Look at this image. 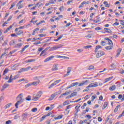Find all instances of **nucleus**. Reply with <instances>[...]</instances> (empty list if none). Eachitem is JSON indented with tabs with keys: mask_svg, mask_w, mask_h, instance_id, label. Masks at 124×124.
<instances>
[{
	"mask_svg": "<svg viewBox=\"0 0 124 124\" xmlns=\"http://www.w3.org/2000/svg\"><path fill=\"white\" fill-rule=\"evenodd\" d=\"M100 48H102L101 46L98 45L96 46L95 49V53L96 54V57L97 58V59H99V58H100V57H102V56H104L105 55V53L104 51L101 50L98 51V49H100Z\"/></svg>",
	"mask_w": 124,
	"mask_h": 124,
	"instance_id": "nucleus-1",
	"label": "nucleus"
},
{
	"mask_svg": "<svg viewBox=\"0 0 124 124\" xmlns=\"http://www.w3.org/2000/svg\"><path fill=\"white\" fill-rule=\"evenodd\" d=\"M31 68V66H28L26 68H22L18 71V73H21V72H25L26 71H29Z\"/></svg>",
	"mask_w": 124,
	"mask_h": 124,
	"instance_id": "nucleus-2",
	"label": "nucleus"
},
{
	"mask_svg": "<svg viewBox=\"0 0 124 124\" xmlns=\"http://www.w3.org/2000/svg\"><path fill=\"white\" fill-rule=\"evenodd\" d=\"M63 46L62 45L60 44L59 45L55 46H52L50 48L49 50L50 51H55V50H57V49H59V48H62Z\"/></svg>",
	"mask_w": 124,
	"mask_h": 124,
	"instance_id": "nucleus-3",
	"label": "nucleus"
},
{
	"mask_svg": "<svg viewBox=\"0 0 124 124\" xmlns=\"http://www.w3.org/2000/svg\"><path fill=\"white\" fill-rule=\"evenodd\" d=\"M58 94H60V93L56 92L52 94L51 95L50 97L49 98L48 100L51 101L53 100L54 98H55V96H57Z\"/></svg>",
	"mask_w": 124,
	"mask_h": 124,
	"instance_id": "nucleus-4",
	"label": "nucleus"
},
{
	"mask_svg": "<svg viewBox=\"0 0 124 124\" xmlns=\"http://www.w3.org/2000/svg\"><path fill=\"white\" fill-rule=\"evenodd\" d=\"M41 97V94H37V95L35 96H34L32 98V100L33 101H37L39 98Z\"/></svg>",
	"mask_w": 124,
	"mask_h": 124,
	"instance_id": "nucleus-5",
	"label": "nucleus"
},
{
	"mask_svg": "<svg viewBox=\"0 0 124 124\" xmlns=\"http://www.w3.org/2000/svg\"><path fill=\"white\" fill-rule=\"evenodd\" d=\"M97 86H98V84H97V82H95L90 84L88 86L86 87V88L88 89V88H93L97 87Z\"/></svg>",
	"mask_w": 124,
	"mask_h": 124,
	"instance_id": "nucleus-6",
	"label": "nucleus"
},
{
	"mask_svg": "<svg viewBox=\"0 0 124 124\" xmlns=\"http://www.w3.org/2000/svg\"><path fill=\"white\" fill-rule=\"evenodd\" d=\"M23 2V0H20L18 3L16 4V6L18 7V9H21V8H22L23 7V5L22 3Z\"/></svg>",
	"mask_w": 124,
	"mask_h": 124,
	"instance_id": "nucleus-7",
	"label": "nucleus"
},
{
	"mask_svg": "<svg viewBox=\"0 0 124 124\" xmlns=\"http://www.w3.org/2000/svg\"><path fill=\"white\" fill-rule=\"evenodd\" d=\"M59 68H58V64H54L52 66V68L51 69L52 71H57Z\"/></svg>",
	"mask_w": 124,
	"mask_h": 124,
	"instance_id": "nucleus-8",
	"label": "nucleus"
},
{
	"mask_svg": "<svg viewBox=\"0 0 124 124\" xmlns=\"http://www.w3.org/2000/svg\"><path fill=\"white\" fill-rule=\"evenodd\" d=\"M22 98H23V93H20L16 97V100L22 101V100H23Z\"/></svg>",
	"mask_w": 124,
	"mask_h": 124,
	"instance_id": "nucleus-9",
	"label": "nucleus"
},
{
	"mask_svg": "<svg viewBox=\"0 0 124 124\" xmlns=\"http://www.w3.org/2000/svg\"><path fill=\"white\" fill-rule=\"evenodd\" d=\"M54 58H55V56H51L50 57H49L48 58H47L45 60L44 62H49V61L53 60Z\"/></svg>",
	"mask_w": 124,
	"mask_h": 124,
	"instance_id": "nucleus-10",
	"label": "nucleus"
},
{
	"mask_svg": "<svg viewBox=\"0 0 124 124\" xmlns=\"http://www.w3.org/2000/svg\"><path fill=\"white\" fill-rule=\"evenodd\" d=\"M78 82H75L73 83H72L70 85L68 86L66 89L67 90H68V89H70V88H72V87H74L75 86H76V85H78Z\"/></svg>",
	"mask_w": 124,
	"mask_h": 124,
	"instance_id": "nucleus-11",
	"label": "nucleus"
},
{
	"mask_svg": "<svg viewBox=\"0 0 124 124\" xmlns=\"http://www.w3.org/2000/svg\"><path fill=\"white\" fill-rule=\"evenodd\" d=\"M72 69V68L69 67L67 68V74H66L65 75V76H68V75H69V73H70V72H71V70Z\"/></svg>",
	"mask_w": 124,
	"mask_h": 124,
	"instance_id": "nucleus-12",
	"label": "nucleus"
},
{
	"mask_svg": "<svg viewBox=\"0 0 124 124\" xmlns=\"http://www.w3.org/2000/svg\"><path fill=\"white\" fill-rule=\"evenodd\" d=\"M9 86V84L7 83H5L2 86V89L1 90V92H2V91H4V89H6V88H8Z\"/></svg>",
	"mask_w": 124,
	"mask_h": 124,
	"instance_id": "nucleus-13",
	"label": "nucleus"
},
{
	"mask_svg": "<svg viewBox=\"0 0 124 124\" xmlns=\"http://www.w3.org/2000/svg\"><path fill=\"white\" fill-rule=\"evenodd\" d=\"M28 116H29L28 113L25 112L22 114V117L23 118V120H26V119L28 118Z\"/></svg>",
	"mask_w": 124,
	"mask_h": 124,
	"instance_id": "nucleus-14",
	"label": "nucleus"
},
{
	"mask_svg": "<svg viewBox=\"0 0 124 124\" xmlns=\"http://www.w3.org/2000/svg\"><path fill=\"white\" fill-rule=\"evenodd\" d=\"M9 55L7 54V52L6 51H5L0 56V58L1 59L2 57H6V58H7L8 57Z\"/></svg>",
	"mask_w": 124,
	"mask_h": 124,
	"instance_id": "nucleus-15",
	"label": "nucleus"
},
{
	"mask_svg": "<svg viewBox=\"0 0 124 124\" xmlns=\"http://www.w3.org/2000/svg\"><path fill=\"white\" fill-rule=\"evenodd\" d=\"M11 105H12V103H8L4 107V109H7V108H9V107H10Z\"/></svg>",
	"mask_w": 124,
	"mask_h": 124,
	"instance_id": "nucleus-16",
	"label": "nucleus"
},
{
	"mask_svg": "<svg viewBox=\"0 0 124 124\" xmlns=\"http://www.w3.org/2000/svg\"><path fill=\"white\" fill-rule=\"evenodd\" d=\"M39 83H40V80H38L37 81H34L33 82H31L33 86H37V84H39Z\"/></svg>",
	"mask_w": 124,
	"mask_h": 124,
	"instance_id": "nucleus-17",
	"label": "nucleus"
},
{
	"mask_svg": "<svg viewBox=\"0 0 124 124\" xmlns=\"http://www.w3.org/2000/svg\"><path fill=\"white\" fill-rule=\"evenodd\" d=\"M114 90H116V85H113L109 87V91H114Z\"/></svg>",
	"mask_w": 124,
	"mask_h": 124,
	"instance_id": "nucleus-18",
	"label": "nucleus"
},
{
	"mask_svg": "<svg viewBox=\"0 0 124 124\" xmlns=\"http://www.w3.org/2000/svg\"><path fill=\"white\" fill-rule=\"evenodd\" d=\"M85 83H88V80H85L82 81L81 83H80L78 85V87H81V86H84Z\"/></svg>",
	"mask_w": 124,
	"mask_h": 124,
	"instance_id": "nucleus-19",
	"label": "nucleus"
},
{
	"mask_svg": "<svg viewBox=\"0 0 124 124\" xmlns=\"http://www.w3.org/2000/svg\"><path fill=\"white\" fill-rule=\"evenodd\" d=\"M105 49L106 50H112V49H113V46H106L105 47Z\"/></svg>",
	"mask_w": 124,
	"mask_h": 124,
	"instance_id": "nucleus-20",
	"label": "nucleus"
},
{
	"mask_svg": "<svg viewBox=\"0 0 124 124\" xmlns=\"http://www.w3.org/2000/svg\"><path fill=\"white\" fill-rule=\"evenodd\" d=\"M21 104V101L18 100V101L16 103L15 106L16 108H18V105H20Z\"/></svg>",
	"mask_w": 124,
	"mask_h": 124,
	"instance_id": "nucleus-21",
	"label": "nucleus"
},
{
	"mask_svg": "<svg viewBox=\"0 0 124 124\" xmlns=\"http://www.w3.org/2000/svg\"><path fill=\"white\" fill-rule=\"evenodd\" d=\"M63 117L62 115H60L58 117H55V120H60V119H62Z\"/></svg>",
	"mask_w": 124,
	"mask_h": 124,
	"instance_id": "nucleus-22",
	"label": "nucleus"
},
{
	"mask_svg": "<svg viewBox=\"0 0 124 124\" xmlns=\"http://www.w3.org/2000/svg\"><path fill=\"white\" fill-rule=\"evenodd\" d=\"M104 4H105L106 7H110V5L108 4V2H107V1H105L104 2Z\"/></svg>",
	"mask_w": 124,
	"mask_h": 124,
	"instance_id": "nucleus-23",
	"label": "nucleus"
},
{
	"mask_svg": "<svg viewBox=\"0 0 124 124\" xmlns=\"http://www.w3.org/2000/svg\"><path fill=\"white\" fill-rule=\"evenodd\" d=\"M22 45V43L17 44L15 46V48H20V47H21Z\"/></svg>",
	"mask_w": 124,
	"mask_h": 124,
	"instance_id": "nucleus-24",
	"label": "nucleus"
},
{
	"mask_svg": "<svg viewBox=\"0 0 124 124\" xmlns=\"http://www.w3.org/2000/svg\"><path fill=\"white\" fill-rule=\"evenodd\" d=\"M14 80V79H13V78H12V75H11L10 77V78L8 80V81H7L8 83H11V82H12V80Z\"/></svg>",
	"mask_w": 124,
	"mask_h": 124,
	"instance_id": "nucleus-25",
	"label": "nucleus"
},
{
	"mask_svg": "<svg viewBox=\"0 0 124 124\" xmlns=\"http://www.w3.org/2000/svg\"><path fill=\"white\" fill-rule=\"evenodd\" d=\"M15 43H16L15 41H14V40H13L11 41L9 44L11 46H12L13 45H15Z\"/></svg>",
	"mask_w": 124,
	"mask_h": 124,
	"instance_id": "nucleus-26",
	"label": "nucleus"
},
{
	"mask_svg": "<svg viewBox=\"0 0 124 124\" xmlns=\"http://www.w3.org/2000/svg\"><path fill=\"white\" fill-rule=\"evenodd\" d=\"M113 78H114V77H110L109 78H106V82H108V81L112 80Z\"/></svg>",
	"mask_w": 124,
	"mask_h": 124,
	"instance_id": "nucleus-27",
	"label": "nucleus"
},
{
	"mask_svg": "<svg viewBox=\"0 0 124 124\" xmlns=\"http://www.w3.org/2000/svg\"><path fill=\"white\" fill-rule=\"evenodd\" d=\"M104 30H105V31L108 32V33H110L112 32V31H111L110 29H108V28H105Z\"/></svg>",
	"mask_w": 124,
	"mask_h": 124,
	"instance_id": "nucleus-28",
	"label": "nucleus"
},
{
	"mask_svg": "<svg viewBox=\"0 0 124 124\" xmlns=\"http://www.w3.org/2000/svg\"><path fill=\"white\" fill-rule=\"evenodd\" d=\"M8 71H9V70L8 69V68H6L3 72V75H6V73L8 72Z\"/></svg>",
	"mask_w": 124,
	"mask_h": 124,
	"instance_id": "nucleus-29",
	"label": "nucleus"
},
{
	"mask_svg": "<svg viewBox=\"0 0 124 124\" xmlns=\"http://www.w3.org/2000/svg\"><path fill=\"white\" fill-rule=\"evenodd\" d=\"M108 105V103L105 102L104 103V105L103 106V109H105V108H106V107H107V106Z\"/></svg>",
	"mask_w": 124,
	"mask_h": 124,
	"instance_id": "nucleus-30",
	"label": "nucleus"
},
{
	"mask_svg": "<svg viewBox=\"0 0 124 124\" xmlns=\"http://www.w3.org/2000/svg\"><path fill=\"white\" fill-rule=\"evenodd\" d=\"M26 100H28V101H30V100H31V97L30 95H28L26 98Z\"/></svg>",
	"mask_w": 124,
	"mask_h": 124,
	"instance_id": "nucleus-31",
	"label": "nucleus"
},
{
	"mask_svg": "<svg viewBox=\"0 0 124 124\" xmlns=\"http://www.w3.org/2000/svg\"><path fill=\"white\" fill-rule=\"evenodd\" d=\"M71 97H73V96H75V95H77V92H74L72 93L71 94Z\"/></svg>",
	"mask_w": 124,
	"mask_h": 124,
	"instance_id": "nucleus-32",
	"label": "nucleus"
},
{
	"mask_svg": "<svg viewBox=\"0 0 124 124\" xmlns=\"http://www.w3.org/2000/svg\"><path fill=\"white\" fill-rule=\"evenodd\" d=\"M120 106V105H118V106H117L115 108V109H114V112H115V113L118 112V110H119V108Z\"/></svg>",
	"mask_w": 124,
	"mask_h": 124,
	"instance_id": "nucleus-33",
	"label": "nucleus"
},
{
	"mask_svg": "<svg viewBox=\"0 0 124 124\" xmlns=\"http://www.w3.org/2000/svg\"><path fill=\"white\" fill-rule=\"evenodd\" d=\"M108 44H109L110 46H113V43L112 42V40H111L110 39L108 40Z\"/></svg>",
	"mask_w": 124,
	"mask_h": 124,
	"instance_id": "nucleus-34",
	"label": "nucleus"
},
{
	"mask_svg": "<svg viewBox=\"0 0 124 124\" xmlns=\"http://www.w3.org/2000/svg\"><path fill=\"white\" fill-rule=\"evenodd\" d=\"M54 86H56L55 83L54 82L52 84H51L49 87L48 89H52V87H54Z\"/></svg>",
	"mask_w": 124,
	"mask_h": 124,
	"instance_id": "nucleus-35",
	"label": "nucleus"
},
{
	"mask_svg": "<svg viewBox=\"0 0 124 124\" xmlns=\"http://www.w3.org/2000/svg\"><path fill=\"white\" fill-rule=\"evenodd\" d=\"M15 5H16V2H13L12 5L11 7L10 8V9H12V8H13V7H14V6H15Z\"/></svg>",
	"mask_w": 124,
	"mask_h": 124,
	"instance_id": "nucleus-36",
	"label": "nucleus"
},
{
	"mask_svg": "<svg viewBox=\"0 0 124 124\" xmlns=\"http://www.w3.org/2000/svg\"><path fill=\"white\" fill-rule=\"evenodd\" d=\"M124 110L123 111L122 113L118 116V119H120V118H122V117H124Z\"/></svg>",
	"mask_w": 124,
	"mask_h": 124,
	"instance_id": "nucleus-37",
	"label": "nucleus"
},
{
	"mask_svg": "<svg viewBox=\"0 0 124 124\" xmlns=\"http://www.w3.org/2000/svg\"><path fill=\"white\" fill-rule=\"evenodd\" d=\"M97 97L96 96V95H94L92 96L91 101H93V100H94V99L96 98Z\"/></svg>",
	"mask_w": 124,
	"mask_h": 124,
	"instance_id": "nucleus-38",
	"label": "nucleus"
},
{
	"mask_svg": "<svg viewBox=\"0 0 124 124\" xmlns=\"http://www.w3.org/2000/svg\"><path fill=\"white\" fill-rule=\"evenodd\" d=\"M63 35H61L59 38H58V39H54V41H59V40H60V39H61Z\"/></svg>",
	"mask_w": 124,
	"mask_h": 124,
	"instance_id": "nucleus-39",
	"label": "nucleus"
},
{
	"mask_svg": "<svg viewBox=\"0 0 124 124\" xmlns=\"http://www.w3.org/2000/svg\"><path fill=\"white\" fill-rule=\"evenodd\" d=\"M94 68V66L93 65H90L89 66L88 69L89 70H92V69H93Z\"/></svg>",
	"mask_w": 124,
	"mask_h": 124,
	"instance_id": "nucleus-40",
	"label": "nucleus"
},
{
	"mask_svg": "<svg viewBox=\"0 0 124 124\" xmlns=\"http://www.w3.org/2000/svg\"><path fill=\"white\" fill-rule=\"evenodd\" d=\"M67 104H69V102L68 101H66L63 103V106H65V105H67Z\"/></svg>",
	"mask_w": 124,
	"mask_h": 124,
	"instance_id": "nucleus-41",
	"label": "nucleus"
},
{
	"mask_svg": "<svg viewBox=\"0 0 124 124\" xmlns=\"http://www.w3.org/2000/svg\"><path fill=\"white\" fill-rule=\"evenodd\" d=\"M58 58H61V59H69V58L65 56H59Z\"/></svg>",
	"mask_w": 124,
	"mask_h": 124,
	"instance_id": "nucleus-42",
	"label": "nucleus"
},
{
	"mask_svg": "<svg viewBox=\"0 0 124 124\" xmlns=\"http://www.w3.org/2000/svg\"><path fill=\"white\" fill-rule=\"evenodd\" d=\"M19 76L20 75L19 74L16 75L13 78L14 80H16L17 78H19Z\"/></svg>",
	"mask_w": 124,
	"mask_h": 124,
	"instance_id": "nucleus-43",
	"label": "nucleus"
},
{
	"mask_svg": "<svg viewBox=\"0 0 124 124\" xmlns=\"http://www.w3.org/2000/svg\"><path fill=\"white\" fill-rule=\"evenodd\" d=\"M23 31H22V30H20L19 31H18L17 33H16V34L18 35H21V34H22V33H23Z\"/></svg>",
	"mask_w": 124,
	"mask_h": 124,
	"instance_id": "nucleus-44",
	"label": "nucleus"
},
{
	"mask_svg": "<svg viewBox=\"0 0 124 124\" xmlns=\"http://www.w3.org/2000/svg\"><path fill=\"white\" fill-rule=\"evenodd\" d=\"M31 86H32V83H28L26 85V88H29V87H31Z\"/></svg>",
	"mask_w": 124,
	"mask_h": 124,
	"instance_id": "nucleus-45",
	"label": "nucleus"
},
{
	"mask_svg": "<svg viewBox=\"0 0 124 124\" xmlns=\"http://www.w3.org/2000/svg\"><path fill=\"white\" fill-rule=\"evenodd\" d=\"M35 62L34 59H30L27 61V62Z\"/></svg>",
	"mask_w": 124,
	"mask_h": 124,
	"instance_id": "nucleus-46",
	"label": "nucleus"
},
{
	"mask_svg": "<svg viewBox=\"0 0 124 124\" xmlns=\"http://www.w3.org/2000/svg\"><path fill=\"white\" fill-rule=\"evenodd\" d=\"M61 81H62V80L61 79L57 80L54 82V84H55V85H57V84H59V83H60Z\"/></svg>",
	"mask_w": 124,
	"mask_h": 124,
	"instance_id": "nucleus-47",
	"label": "nucleus"
},
{
	"mask_svg": "<svg viewBox=\"0 0 124 124\" xmlns=\"http://www.w3.org/2000/svg\"><path fill=\"white\" fill-rule=\"evenodd\" d=\"M45 13L46 12H42L40 14V15H41V16H43V17H44V16H45Z\"/></svg>",
	"mask_w": 124,
	"mask_h": 124,
	"instance_id": "nucleus-48",
	"label": "nucleus"
},
{
	"mask_svg": "<svg viewBox=\"0 0 124 124\" xmlns=\"http://www.w3.org/2000/svg\"><path fill=\"white\" fill-rule=\"evenodd\" d=\"M85 49H90V48H92V46H84Z\"/></svg>",
	"mask_w": 124,
	"mask_h": 124,
	"instance_id": "nucleus-49",
	"label": "nucleus"
},
{
	"mask_svg": "<svg viewBox=\"0 0 124 124\" xmlns=\"http://www.w3.org/2000/svg\"><path fill=\"white\" fill-rule=\"evenodd\" d=\"M101 45H102V46H105V45H106V43L104 41H102L101 42Z\"/></svg>",
	"mask_w": 124,
	"mask_h": 124,
	"instance_id": "nucleus-50",
	"label": "nucleus"
},
{
	"mask_svg": "<svg viewBox=\"0 0 124 124\" xmlns=\"http://www.w3.org/2000/svg\"><path fill=\"white\" fill-rule=\"evenodd\" d=\"M12 124V122L10 120H8L6 122V124Z\"/></svg>",
	"mask_w": 124,
	"mask_h": 124,
	"instance_id": "nucleus-51",
	"label": "nucleus"
},
{
	"mask_svg": "<svg viewBox=\"0 0 124 124\" xmlns=\"http://www.w3.org/2000/svg\"><path fill=\"white\" fill-rule=\"evenodd\" d=\"M32 112H36L37 111V108H33L31 109Z\"/></svg>",
	"mask_w": 124,
	"mask_h": 124,
	"instance_id": "nucleus-52",
	"label": "nucleus"
},
{
	"mask_svg": "<svg viewBox=\"0 0 124 124\" xmlns=\"http://www.w3.org/2000/svg\"><path fill=\"white\" fill-rule=\"evenodd\" d=\"M121 52H122V48H119L117 50V53L121 54Z\"/></svg>",
	"mask_w": 124,
	"mask_h": 124,
	"instance_id": "nucleus-53",
	"label": "nucleus"
},
{
	"mask_svg": "<svg viewBox=\"0 0 124 124\" xmlns=\"http://www.w3.org/2000/svg\"><path fill=\"white\" fill-rule=\"evenodd\" d=\"M69 93H70V92L63 93H62V94H63V95H68V94H69Z\"/></svg>",
	"mask_w": 124,
	"mask_h": 124,
	"instance_id": "nucleus-54",
	"label": "nucleus"
},
{
	"mask_svg": "<svg viewBox=\"0 0 124 124\" xmlns=\"http://www.w3.org/2000/svg\"><path fill=\"white\" fill-rule=\"evenodd\" d=\"M9 15V14L8 13H6V16H4V19L5 20L6 18L7 17V16Z\"/></svg>",
	"mask_w": 124,
	"mask_h": 124,
	"instance_id": "nucleus-55",
	"label": "nucleus"
},
{
	"mask_svg": "<svg viewBox=\"0 0 124 124\" xmlns=\"http://www.w3.org/2000/svg\"><path fill=\"white\" fill-rule=\"evenodd\" d=\"M11 19H12V16H10L7 19V22H9V21H10Z\"/></svg>",
	"mask_w": 124,
	"mask_h": 124,
	"instance_id": "nucleus-56",
	"label": "nucleus"
},
{
	"mask_svg": "<svg viewBox=\"0 0 124 124\" xmlns=\"http://www.w3.org/2000/svg\"><path fill=\"white\" fill-rule=\"evenodd\" d=\"M43 49H44V48L40 47V48H38V51H39V52H41V51H42V50H43Z\"/></svg>",
	"mask_w": 124,
	"mask_h": 124,
	"instance_id": "nucleus-57",
	"label": "nucleus"
},
{
	"mask_svg": "<svg viewBox=\"0 0 124 124\" xmlns=\"http://www.w3.org/2000/svg\"><path fill=\"white\" fill-rule=\"evenodd\" d=\"M11 29H12V26H10L7 29V31H10V30H11Z\"/></svg>",
	"mask_w": 124,
	"mask_h": 124,
	"instance_id": "nucleus-58",
	"label": "nucleus"
},
{
	"mask_svg": "<svg viewBox=\"0 0 124 124\" xmlns=\"http://www.w3.org/2000/svg\"><path fill=\"white\" fill-rule=\"evenodd\" d=\"M118 98H119V99H121V98H123V95L119 94L118 96Z\"/></svg>",
	"mask_w": 124,
	"mask_h": 124,
	"instance_id": "nucleus-59",
	"label": "nucleus"
},
{
	"mask_svg": "<svg viewBox=\"0 0 124 124\" xmlns=\"http://www.w3.org/2000/svg\"><path fill=\"white\" fill-rule=\"evenodd\" d=\"M7 45V41H5L4 43L2 44V46H4V45Z\"/></svg>",
	"mask_w": 124,
	"mask_h": 124,
	"instance_id": "nucleus-60",
	"label": "nucleus"
},
{
	"mask_svg": "<svg viewBox=\"0 0 124 124\" xmlns=\"http://www.w3.org/2000/svg\"><path fill=\"white\" fill-rule=\"evenodd\" d=\"M119 25H120V23L118 22H115L113 24V26H119Z\"/></svg>",
	"mask_w": 124,
	"mask_h": 124,
	"instance_id": "nucleus-61",
	"label": "nucleus"
},
{
	"mask_svg": "<svg viewBox=\"0 0 124 124\" xmlns=\"http://www.w3.org/2000/svg\"><path fill=\"white\" fill-rule=\"evenodd\" d=\"M93 15H94V14H93V13H91V14H90V18H93Z\"/></svg>",
	"mask_w": 124,
	"mask_h": 124,
	"instance_id": "nucleus-62",
	"label": "nucleus"
},
{
	"mask_svg": "<svg viewBox=\"0 0 124 124\" xmlns=\"http://www.w3.org/2000/svg\"><path fill=\"white\" fill-rule=\"evenodd\" d=\"M71 25V23H68L67 24H66V27H69Z\"/></svg>",
	"mask_w": 124,
	"mask_h": 124,
	"instance_id": "nucleus-63",
	"label": "nucleus"
},
{
	"mask_svg": "<svg viewBox=\"0 0 124 124\" xmlns=\"http://www.w3.org/2000/svg\"><path fill=\"white\" fill-rule=\"evenodd\" d=\"M124 94L122 96V98L121 99V101H124Z\"/></svg>",
	"mask_w": 124,
	"mask_h": 124,
	"instance_id": "nucleus-64",
	"label": "nucleus"
}]
</instances>
